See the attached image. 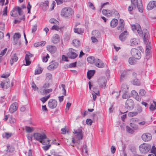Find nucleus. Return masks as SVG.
<instances>
[{"mask_svg":"<svg viewBox=\"0 0 156 156\" xmlns=\"http://www.w3.org/2000/svg\"><path fill=\"white\" fill-rule=\"evenodd\" d=\"M74 12L71 8L65 7L63 9L61 12V15L65 17H70L73 13Z\"/></svg>","mask_w":156,"mask_h":156,"instance_id":"nucleus-1","label":"nucleus"},{"mask_svg":"<svg viewBox=\"0 0 156 156\" xmlns=\"http://www.w3.org/2000/svg\"><path fill=\"white\" fill-rule=\"evenodd\" d=\"M151 145L148 144L144 143L139 146V150L142 154L147 153L151 149Z\"/></svg>","mask_w":156,"mask_h":156,"instance_id":"nucleus-2","label":"nucleus"},{"mask_svg":"<svg viewBox=\"0 0 156 156\" xmlns=\"http://www.w3.org/2000/svg\"><path fill=\"white\" fill-rule=\"evenodd\" d=\"M128 87L126 84H122L121 87V90L120 92H122L123 94L122 98L124 99H126L129 97L128 94Z\"/></svg>","mask_w":156,"mask_h":156,"instance_id":"nucleus-3","label":"nucleus"},{"mask_svg":"<svg viewBox=\"0 0 156 156\" xmlns=\"http://www.w3.org/2000/svg\"><path fill=\"white\" fill-rule=\"evenodd\" d=\"M18 12L20 16H23V12L19 6H16L11 11L10 14L11 16L15 17L17 16L18 15L16 12Z\"/></svg>","mask_w":156,"mask_h":156,"instance_id":"nucleus-4","label":"nucleus"},{"mask_svg":"<svg viewBox=\"0 0 156 156\" xmlns=\"http://www.w3.org/2000/svg\"><path fill=\"white\" fill-rule=\"evenodd\" d=\"M131 54L133 57L136 59L139 60L141 58V52L135 48H133L131 49Z\"/></svg>","mask_w":156,"mask_h":156,"instance_id":"nucleus-5","label":"nucleus"},{"mask_svg":"<svg viewBox=\"0 0 156 156\" xmlns=\"http://www.w3.org/2000/svg\"><path fill=\"white\" fill-rule=\"evenodd\" d=\"M33 136L36 140L40 142L43 140L47 139V137L46 135L44 133L41 134L39 133H34Z\"/></svg>","mask_w":156,"mask_h":156,"instance_id":"nucleus-6","label":"nucleus"},{"mask_svg":"<svg viewBox=\"0 0 156 156\" xmlns=\"http://www.w3.org/2000/svg\"><path fill=\"white\" fill-rule=\"evenodd\" d=\"M134 103L133 101L131 99H128L125 104V107L128 110H132L134 107Z\"/></svg>","mask_w":156,"mask_h":156,"instance_id":"nucleus-7","label":"nucleus"},{"mask_svg":"<svg viewBox=\"0 0 156 156\" xmlns=\"http://www.w3.org/2000/svg\"><path fill=\"white\" fill-rule=\"evenodd\" d=\"M132 28L133 31L136 30L137 32L140 36H143V32L142 31L140 25L138 23L136 24H133L132 26Z\"/></svg>","mask_w":156,"mask_h":156,"instance_id":"nucleus-8","label":"nucleus"},{"mask_svg":"<svg viewBox=\"0 0 156 156\" xmlns=\"http://www.w3.org/2000/svg\"><path fill=\"white\" fill-rule=\"evenodd\" d=\"M107 79L104 77H101L98 80V83L100 87L105 89L106 85Z\"/></svg>","mask_w":156,"mask_h":156,"instance_id":"nucleus-9","label":"nucleus"},{"mask_svg":"<svg viewBox=\"0 0 156 156\" xmlns=\"http://www.w3.org/2000/svg\"><path fill=\"white\" fill-rule=\"evenodd\" d=\"M76 52V50L72 48H70L69 52L68 54V56L70 58L74 59L78 56Z\"/></svg>","mask_w":156,"mask_h":156,"instance_id":"nucleus-10","label":"nucleus"},{"mask_svg":"<svg viewBox=\"0 0 156 156\" xmlns=\"http://www.w3.org/2000/svg\"><path fill=\"white\" fill-rule=\"evenodd\" d=\"M57 105V102L56 100L54 99L49 100L48 102V106L51 109H54L55 108Z\"/></svg>","mask_w":156,"mask_h":156,"instance_id":"nucleus-11","label":"nucleus"},{"mask_svg":"<svg viewBox=\"0 0 156 156\" xmlns=\"http://www.w3.org/2000/svg\"><path fill=\"white\" fill-rule=\"evenodd\" d=\"M58 63L55 61H52L51 62L50 65L48 67V69L52 70L57 68L58 66Z\"/></svg>","mask_w":156,"mask_h":156,"instance_id":"nucleus-12","label":"nucleus"},{"mask_svg":"<svg viewBox=\"0 0 156 156\" xmlns=\"http://www.w3.org/2000/svg\"><path fill=\"white\" fill-rule=\"evenodd\" d=\"M142 139L144 141H150L151 138V135L149 133H145L142 136Z\"/></svg>","mask_w":156,"mask_h":156,"instance_id":"nucleus-13","label":"nucleus"},{"mask_svg":"<svg viewBox=\"0 0 156 156\" xmlns=\"http://www.w3.org/2000/svg\"><path fill=\"white\" fill-rule=\"evenodd\" d=\"M128 33V32L126 30L122 32L119 36V39L122 41H124L126 39Z\"/></svg>","mask_w":156,"mask_h":156,"instance_id":"nucleus-14","label":"nucleus"},{"mask_svg":"<svg viewBox=\"0 0 156 156\" xmlns=\"http://www.w3.org/2000/svg\"><path fill=\"white\" fill-rule=\"evenodd\" d=\"M156 7V2L155 1H151L149 2L147 6L148 10H151Z\"/></svg>","mask_w":156,"mask_h":156,"instance_id":"nucleus-15","label":"nucleus"},{"mask_svg":"<svg viewBox=\"0 0 156 156\" xmlns=\"http://www.w3.org/2000/svg\"><path fill=\"white\" fill-rule=\"evenodd\" d=\"M95 66L99 68H102L105 66L104 63L100 59L96 58L94 63Z\"/></svg>","mask_w":156,"mask_h":156,"instance_id":"nucleus-16","label":"nucleus"},{"mask_svg":"<svg viewBox=\"0 0 156 156\" xmlns=\"http://www.w3.org/2000/svg\"><path fill=\"white\" fill-rule=\"evenodd\" d=\"M17 103L15 102L11 105L9 108V111L10 113H13L17 110Z\"/></svg>","mask_w":156,"mask_h":156,"instance_id":"nucleus-17","label":"nucleus"},{"mask_svg":"<svg viewBox=\"0 0 156 156\" xmlns=\"http://www.w3.org/2000/svg\"><path fill=\"white\" fill-rule=\"evenodd\" d=\"M120 23L119 24L118 27H117V29L118 30L122 31L124 30V27L125 25V23L124 21L122 19L120 20Z\"/></svg>","mask_w":156,"mask_h":156,"instance_id":"nucleus-18","label":"nucleus"},{"mask_svg":"<svg viewBox=\"0 0 156 156\" xmlns=\"http://www.w3.org/2000/svg\"><path fill=\"white\" fill-rule=\"evenodd\" d=\"M52 41L54 44H57L58 43L60 40L59 36L57 34H54L52 38Z\"/></svg>","mask_w":156,"mask_h":156,"instance_id":"nucleus-19","label":"nucleus"},{"mask_svg":"<svg viewBox=\"0 0 156 156\" xmlns=\"http://www.w3.org/2000/svg\"><path fill=\"white\" fill-rule=\"evenodd\" d=\"M47 50L52 53H54L56 50L55 46L52 45H49L47 47Z\"/></svg>","mask_w":156,"mask_h":156,"instance_id":"nucleus-20","label":"nucleus"},{"mask_svg":"<svg viewBox=\"0 0 156 156\" xmlns=\"http://www.w3.org/2000/svg\"><path fill=\"white\" fill-rule=\"evenodd\" d=\"M118 23V20L115 19H113L111 20L110 23V26L112 28L115 27Z\"/></svg>","mask_w":156,"mask_h":156,"instance_id":"nucleus-21","label":"nucleus"},{"mask_svg":"<svg viewBox=\"0 0 156 156\" xmlns=\"http://www.w3.org/2000/svg\"><path fill=\"white\" fill-rule=\"evenodd\" d=\"M108 14H110L111 16L115 15L118 17L119 16V14L118 11L114 9H112L111 10H108Z\"/></svg>","mask_w":156,"mask_h":156,"instance_id":"nucleus-22","label":"nucleus"},{"mask_svg":"<svg viewBox=\"0 0 156 156\" xmlns=\"http://www.w3.org/2000/svg\"><path fill=\"white\" fill-rule=\"evenodd\" d=\"M153 104H151L149 108V110L151 112L156 110V101L153 100Z\"/></svg>","mask_w":156,"mask_h":156,"instance_id":"nucleus-23","label":"nucleus"},{"mask_svg":"<svg viewBox=\"0 0 156 156\" xmlns=\"http://www.w3.org/2000/svg\"><path fill=\"white\" fill-rule=\"evenodd\" d=\"M95 71L94 70H90L88 71L87 73V77L89 79H90L94 76L95 73Z\"/></svg>","mask_w":156,"mask_h":156,"instance_id":"nucleus-24","label":"nucleus"},{"mask_svg":"<svg viewBox=\"0 0 156 156\" xmlns=\"http://www.w3.org/2000/svg\"><path fill=\"white\" fill-rule=\"evenodd\" d=\"M136 6L139 12L141 13L143 12V7L142 5L141 0H140L139 4Z\"/></svg>","mask_w":156,"mask_h":156,"instance_id":"nucleus-25","label":"nucleus"},{"mask_svg":"<svg viewBox=\"0 0 156 156\" xmlns=\"http://www.w3.org/2000/svg\"><path fill=\"white\" fill-rule=\"evenodd\" d=\"M96 60V59L93 56L89 57L87 58V62L90 63H95Z\"/></svg>","mask_w":156,"mask_h":156,"instance_id":"nucleus-26","label":"nucleus"},{"mask_svg":"<svg viewBox=\"0 0 156 156\" xmlns=\"http://www.w3.org/2000/svg\"><path fill=\"white\" fill-rule=\"evenodd\" d=\"M92 35L94 36V37L98 38L101 36V34L100 32L97 30H93L92 33Z\"/></svg>","mask_w":156,"mask_h":156,"instance_id":"nucleus-27","label":"nucleus"},{"mask_svg":"<svg viewBox=\"0 0 156 156\" xmlns=\"http://www.w3.org/2000/svg\"><path fill=\"white\" fill-rule=\"evenodd\" d=\"M132 4V6H133L134 8L135 9L136 6L140 3V0H131Z\"/></svg>","mask_w":156,"mask_h":156,"instance_id":"nucleus-28","label":"nucleus"},{"mask_svg":"<svg viewBox=\"0 0 156 156\" xmlns=\"http://www.w3.org/2000/svg\"><path fill=\"white\" fill-rule=\"evenodd\" d=\"M46 43V42L45 41L38 42L35 43L34 44V45L35 47H38L39 46H43Z\"/></svg>","mask_w":156,"mask_h":156,"instance_id":"nucleus-29","label":"nucleus"},{"mask_svg":"<svg viewBox=\"0 0 156 156\" xmlns=\"http://www.w3.org/2000/svg\"><path fill=\"white\" fill-rule=\"evenodd\" d=\"M131 45H136L138 44L139 42V40L138 39L135 38H133L130 40Z\"/></svg>","mask_w":156,"mask_h":156,"instance_id":"nucleus-30","label":"nucleus"},{"mask_svg":"<svg viewBox=\"0 0 156 156\" xmlns=\"http://www.w3.org/2000/svg\"><path fill=\"white\" fill-rule=\"evenodd\" d=\"M133 57H130L129 59V63L131 65H134L136 64V61Z\"/></svg>","mask_w":156,"mask_h":156,"instance_id":"nucleus-31","label":"nucleus"},{"mask_svg":"<svg viewBox=\"0 0 156 156\" xmlns=\"http://www.w3.org/2000/svg\"><path fill=\"white\" fill-rule=\"evenodd\" d=\"M52 91V89L51 88L49 89H41V94H44L51 92Z\"/></svg>","mask_w":156,"mask_h":156,"instance_id":"nucleus-32","label":"nucleus"},{"mask_svg":"<svg viewBox=\"0 0 156 156\" xmlns=\"http://www.w3.org/2000/svg\"><path fill=\"white\" fill-rule=\"evenodd\" d=\"M30 58L28 56L27 54H26L25 57V60L26 61V64H24L25 66H29V65L31 62L30 61Z\"/></svg>","mask_w":156,"mask_h":156,"instance_id":"nucleus-33","label":"nucleus"},{"mask_svg":"<svg viewBox=\"0 0 156 156\" xmlns=\"http://www.w3.org/2000/svg\"><path fill=\"white\" fill-rule=\"evenodd\" d=\"M73 45L76 47H78L80 45V41L76 39L73 40Z\"/></svg>","mask_w":156,"mask_h":156,"instance_id":"nucleus-34","label":"nucleus"},{"mask_svg":"<svg viewBox=\"0 0 156 156\" xmlns=\"http://www.w3.org/2000/svg\"><path fill=\"white\" fill-rule=\"evenodd\" d=\"M25 19L24 16H23L22 17L18 19H15L14 23V24H17L20 23L21 20H24Z\"/></svg>","mask_w":156,"mask_h":156,"instance_id":"nucleus-35","label":"nucleus"},{"mask_svg":"<svg viewBox=\"0 0 156 156\" xmlns=\"http://www.w3.org/2000/svg\"><path fill=\"white\" fill-rule=\"evenodd\" d=\"M25 129L27 132L28 133H30L34 130V129L33 127L26 126H25Z\"/></svg>","mask_w":156,"mask_h":156,"instance_id":"nucleus-36","label":"nucleus"},{"mask_svg":"<svg viewBox=\"0 0 156 156\" xmlns=\"http://www.w3.org/2000/svg\"><path fill=\"white\" fill-rule=\"evenodd\" d=\"M50 96V94H49L46 96L41 98L40 99V100L42 101L43 103H44L49 98Z\"/></svg>","mask_w":156,"mask_h":156,"instance_id":"nucleus-37","label":"nucleus"},{"mask_svg":"<svg viewBox=\"0 0 156 156\" xmlns=\"http://www.w3.org/2000/svg\"><path fill=\"white\" fill-rule=\"evenodd\" d=\"M46 80L49 81L50 82L51 81L52 75L51 74L49 73H47L46 74Z\"/></svg>","mask_w":156,"mask_h":156,"instance_id":"nucleus-38","label":"nucleus"},{"mask_svg":"<svg viewBox=\"0 0 156 156\" xmlns=\"http://www.w3.org/2000/svg\"><path fill=\"white\" fill-rule=\"evenodd\" d=\"M133 84L136 86H139L140 85V82L137 79H135L133 80Z\"/></svg>","mask_w":156,"mask_h":156,"instance_id":"nucleus-39","label":"nucleus"},{"mask_svg":"<svg viewBox=\"0 0 156 156\" xmlns=\"http://www.w3.org/2000/svg\"><path fill=\"white\" fill-rule=\"evenodd\" d=\"M15 150L14 148L12 146L9 145L7 146V151L10 153H12Z\"/></svg>","mask_w":156,"mask_h":156,"instance_id":"nucleus-40","label":"nucleus"},{"mask_svg":"<svg viewBox=\"0 0 156 156\" xmlns=\"http://www.w3.org/2000/svg\"><path fill=\"white\" fill-rule=\"evenodd\" d=\"M127 74V73L126 71L123 72L121 74L120 80L121 81L124 80L126 75Z\"/></svg>","mask_w":156,"mask_h":156,"instance_id":"nucleus-41","label":"nucleus"},{"mask_svg":"<svg viewBox=\"0 0 156 156\" xmlns=\"http://www.w3.org/2000/svg\"><path fill=\"white\" fill-rule=\"evenodd\" d=\"M50 81H48L44 84L42 87V88L41 89H46L49 88L50 86Z\"/></svg>","mask_w":156,"mask_h":156,"instance_id":"nucleus-42","label":"nucleus"},{"mask_svg":"<svg viewBox=\"0 0 156 156\" xmlns=\"http://www.w3.org/2000/svg\"><path fill=\"white\" fill-rule=\"evenodd\" d=\"M112 94L113 95V96L115 97L116 99H118L120 94L119 92L115 91L112 92Z\"/></svg>","mask_w":156,"mask_h":156,"instance_id":"nucleus-43","label":"nucleus"},{"mask_svg":"<svg viewBox=\"0 0 156 156\" xmlns=\"http://www.w3.org/2000/svg\"><path fill=\"white\" fill-rule=\"evenodd\" d=\"M42 71L43 69L39 67L38 69L35 70L34 74L35 75L40 74L42 72Z\"/></svg>","mask_w":156,"mask_h":156,"instance_id":"nucleus-44","label":"nucleus"},{"mask_svg":"<svg viewBox=\"0 0 156 156\" xmlns=\"http://www.w3.org/2000/svg\"><path fill=\"white\" fill-rule=\"evenodd\" d=\"M130 126L134 130H136L138 129V126L134 123H130Z\"/></svg>","mask_w":156,"mask_h":156,"instance_id":"nucleus-45","label":"nucleus"},{"mask_svg":"<svg viewBox=\"0 0 156 156\" xmlns=\"http://www.w3.org/2000/svg\"><path fill=\"white\" fill-rule=\"evenodd\" d=\"M126 131L129 133L133 134L134 131L130 128L129 126H126Z\"/></svg>","mask_w":156,"mask_h":156,"instance_id":"nucleus-46","label":"nucleus"},{"mask_svg":"<svg viewBox=\"0 0 156 156\" xmlns=\"http://www.w3.org/2000/svg\"><path fill=\"white\" fill-rule=\"evenodd\" d=\"M49 22L51 23H54L55 24H57L59 22H58L55 19H51L50 20Z\"/></svg>","mask_w":156,"mask_h":156,"instance_id":"nucleus-47","label":"nucleus"},{"mask_svg":"<svg viewBox=\"0 0 156 156\" xmlns=\"http://www.w3.org/2000/svg\"><path fill=\"white\" fill-rule=\"evenodd\" d=\"M82 152H84L85 153L87 154V155H88L87 147L86 145H83V148H82Z\"/></svg>","mask_w":156,"mask_h":156,"instance_id":"nucleus-48","label":"nucleus"},{"mask_svg":"<svg viewBox=\"0 0 156 156\" xmlns=\"http://www.w3.org/2000/svg\"><path fill=\"white\" fill-rule=\"evenodd\" d=\"M76 134V136L78 140H80L83 139V136L82 133Z\"/></svg>","mask_w":156,"mask_h":156,"instance_id":"nucleus-49","label":"nucleus"},{"mask_svg":"<svg viewBox=\"0 0 156 156\" xmlns=\"http://www.w3.org/2000/svg\"><path fill=\"white\" fill-rule=\"evenodd\" d=\"M61 86L62 87V90L63 91L62 94L65 96L66 95V90L65 89V85L64 84H62L61 85Z\"/></svg>","mask_w":156,"mask_h":156,"instance_id":"nucleus-50","label":"nucleus"},{"mask_svg":"<svg viewBox=\"0 0 156 156\" xmlns=\"http://www.w3.org/2000/svg\"><path fill=\"white\" fill-rule=\"evenodd\" d=\"M137 112H130L129 113L128 115L129 116L132 117L137 115Z\"/></svg>","mask_w":156,"mask_h":156,"instance_id":"nucleus-51","label":"nucleus"},{"mask_svg":"<svg viewBox=\"0 0 156 156\" xmlns=\"http://www.w3.org/2000/svg\"><path fill=\"white\" fill-rule=\"evenodd\" d=\"M11 59L14 61L15 62H16L18 60V58L16 56V55L15 54L11 57Z\"/></svg>","mask_w":156,"mask_h":156,"instance_id":"nucleus-52","label":"nucleus"},{"mask_svg":"<svg viewBox=\"0 0 156 156\" xmlns=\"http://www.w3.org/2000/svg\"><path fill=\"white\" fill-rule=\"evenodd\" d=\"M151 151V153L154 154H155L156 153V148L155 146L153 145L151 148L150 149Z\"/></svg>","mask_w":156,"mask_h":156,"instance_id":"nucleus-53","label":"nucleus"},{"mask_svg":"<svg viewBox=\"0 0 156 156\" xmlns=\"http://www.w3.org/2000/svg\"><path fill=\"white\" fill-rule=\"evenodd\" d=\"M7 7L6 6L4 9V10L3 11L2 15L3 16H5L7 15Z\"/></svg>","mask_w":156,"mask_h":156,"instance_id":"nucleus-54","label":"nucleus"},{"mask_svg":"<svg viewBox=\"0 0 156 156\" xmlns=\"http://www.w3.org/2000/svg\"><path fill=\"white\" fill-rule=\"evenodd\" d=\"M146 93L144 89H141L140 90L139 94L141 96H144Z\"/></svg>","mask_w":156,"mask_h":156,"instance_id":"nucleus-55","label":"nucleus"},{"mask_svg":"<svg viewBox=\"0 0 156 156\" xmlns=\"http://www.w3.org/2000/svg\"><path fill=\"white\" fill-rule=\"evenodd\" d=\"M21 37V35L19 33H15L14 34L13 38H16L17 39H19Z\"/></svg>","mask_w":156,"mask_h":156,"instance_id":"nucleus-56","label":"nucleus"},{"mask_svg":"<svg viewBox=\"0 0 156 156\" xmlns=\"http://www.w3.org/2000/svg\"><path fill=\"white\" fill-rule=\"evenodd\" d=\"M82 130L80 129H78L77 130H74L73 133H82Z\"/></svg>","mask_w":156,"mask_h":156,"instance_id":"nucleus-57","label":"nucleus"},{"mask_svg":"<svg viewBox=\"0 0 156 156\" xmlns=\"http://www.w3.org/2000/svg\"><path fill=\"white\" fill-rule=\"evenodd\" d=\"M76 62H74L70 63L69 64V68L75 67L76 66Z\"/></svg>","mask_w":156,"mask_h":156,"instance_id":"nucleus-58","label":"nucleus"},{"mask_svg":"<svg viewBox=\"0 0 156 156\" xmlns=\"http://www.w3.org/2000/svg\"><path fill=\"white\" fill-rule=\"evenodd\" d=\"M5 83H6L5 84V86L6 87V89L11 87L10 82L9 80H8L7 81H6Z\"/></svg>","mask_w":156,"mask_h":156,"instance_id":"nucleus-59","label":"nucleus"},{"mask_svg":"<svg viewBox=\"0 0 156 156\" xmlns=\"http://www.w3.org/2000/svg\"><path fill=\"white\" fill-rule=\"evenodd\" d=\"M52 30H59V27L56 25H54L51 27Z\"/></svg>","mask_w":156,"mask_h":156,"instance_id":"nucleus-60","label":"nucleus"},{"mask_svg":"<svg viewBox=\"0 0 156 156\" xmlns=\"http://www.w3.org/2000/svg\"><path fill=\"white\" fill-rule=\"evenodd\" d=\"M86 123L89 125H91L92 123V121L90 119H87L86 121Z\"/></svg>","mask_w":156,"mask_h":156,"instance_id":"nucleus-61","label":"nucleus"},{"mask_svg":"<svg viewBox=\"0 0 156 156\" xmlns=\"http://www.w3.org/2000/svg\"><path fill=\"white\" fill-rule=\"evenodd\" d=\"M50 140H43L42 141H41L40 142L43 145H45L47 144V142H49Z\"/></svg>","mask_w":156,"mask_h":156,"instance_id":"nucleus-62","label":"nucleus"},{"mask_svg":"<svg viewBox=\"0 0 156 156\" xmlns=\"http://www.w3.org/2000/svg\"><path fill=\"white\" fill-rule=\"evenodd\" d=\"M71 105V103L69 102H67L66 105V111H68L69 110V108Z\"/></svg>","mask_w":156,"mask_h":156,"instance_id":"nucleus-63","label":"nucleus"},{"mask_svg":"<svg viewBox=\"0 0 156 156\" xmlns=\"http://www.w3.org/2000/svg\"><path fill=\"white\" fill-rule=\"evenodd\" d=\"M88 5L90 8L91 9L93 10H95V8L94 6V5L93 3L91 2H88Z\"/></svg>","mask_w":156,"mask_h":156,"instance_id":"nucleus-64","label":"nucleus"}]
</instances>
